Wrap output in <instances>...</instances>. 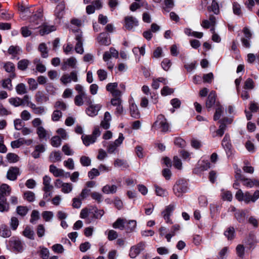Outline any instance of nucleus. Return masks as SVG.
<instances>
[{
	"instance_id": "25",
	"label": "nucleus",
	"mask_w": 259,
	"mask_h": 259,
	"mask_svg": "<svg viewBox=\"0 0 259 259\" xmlns=\"http://www.w3.org/2000/svg\"><path fill=\"white\" fill-rule=\"evenodd\" d=\"M12 232L10 229L5 225L0 226V235L4 238L9 237L11 236Z\"/></svg>"
},
{
	"instance_id": "55",
	"label": "nucleus",
	"mask_w": 259,
	"mask_h": 259,
	"mask_svg": "<svg viewBox=\"0 0 259 259\" xmlns=\"http://www.w3.org/2000/svg\"><path fill=\"white\" fill-rule=\"evenodd\" d=\"M114 164L115 167L121 168H127L128 166L125 161L119 159H117L115 161Z\"/></svg>"
},
{
	"instance_id": "37",
	"label": "nucleus",
	"mask_w": 259,
	"mask_h": 259,
	"mask_svg": "<svg viewBox=\"0 0 259 259\" xmlns=\"http://www.w3.org/2000/svg\"><path fill=\"white\" fill-rule=\"evenodd\" d=\"M10 209L9 204L7 202V199L0 198V212H7Z\"/></svg>"
},
{
	"instance_id": "32",
	"label": "nucleus",
	"mask_w": 259,
	"mask_h": 259,
	"mask_svg": "<svg viewBox=\"0 0 259 259\" xmlns=\"http://www.w3.org/2000/svg\"><path fill=\"white\" fill-rule=\"evenodd\" d=\"M164 7H163V11L168 13L175 6L174 0H164Z\"/></svg>"
},
{
	"instance_id": "31",
	"label": "nucleus",
	"mask_w": 259,
	"mask_h": 259,
	"mask_svg": "<svg viewBox=\"0 0 259 259\" xmlns=\"http://www.w3.org/2000/svg\"><path fill=\"white\" fill-rule=\"evenodd\" d=\"M38 50L40 52L41 56L42 58H46L48 57V48L45 43L42 42L40 44Z\"/></svg>"
},
{
	"instance_id": "38",
	"label": "nucleus",
	"mask_w": 259,
	"mask_h": 259,
	"mask_svg": "<svg viewBox=\"0 0 259 259\" xmlns=\"http://www.w3.org/2000/svg\"><path fill=\"white\" fill-rule=\"evenodd\" d=\"M50 158L52 162H56L61 160L62 156L59 151H54L51 153Z\"/></svg>"
},
{
	"instance_id": "11",
	"label": "nucleus",
	"mask_w": 259,
	"mask_h": 259,
	"mask_svg": "<svg viewBox=\"0 0 259 259\" xmlns=\"http://www.w3.org/2000/svg\"><path fill=\"white\" fill-rule=\"evenodd\" d=\"M88 105L89 107L87 109V113L89 116L92 117L97 115L102 107V105L100 104L93 105V103H92V104Z\"/></svg>"
},
{
	"instance_id": "44",
	"label": "nucleus",
	"mask_w": 259,
	"mask_h": 259,
	"mask_svg": "<svg viewBox=\"0 0 259 259\" xmlns=\"http://www.w3.org/2000/svg\"><path fill=\"white\" fill-rule=\"evenodd\" d=\"M162 127V115H159L152 127V130L156 131Z\"/></svg>"
},
{
	"instance_id": "20",
	"label": "nucleus",
	"mask_w": 259,
	"mask_h": 259,
	"mask_svg": "<svg viewBox=\"0 0 259 259\" xmlns=\"http://www.w3.org/2000/svg\"><path fill=\"white\" fill-rule=\"evenodd\" d=\"M4 68L5 70L9 73H12L10 75L12 78H14L16 76L15 73L14 72L15 71V65L13 63L10 62H7L4 64Z\"/></svg>"
},
{
	"instance_id": "54",
	"label": "nucleus",
	"mask_w": 259,
	"mask_h": 259,
	"mask_svg": "<svg viewBox=\"0 0 259 259\" xmlns=\"http://www.w3.org/2000/svg\"><path fill=\"white\" fill-rule=\"evenodd\" d=\"M73 189V186L71 183H64L61 191L64 193H69L71 192Z\"/></svg>"
},
{
	"instance_id": "49",
	"label": "nucleus",
	"mask_w": 259,
	"mask_h": 259,
	"mask_svg": "<svg viewBox=\"0 0 259 259\" xmlns=\"http://www.w3.org/2000/svg\"><path fill=\"white\" fill-rule=\"evenodd\" d=\"M42 217L46 222H50L54 217V213L51 211H45L42 213Z\"/></svg>"
},
{
	"instance_id": "50",
	"label": "nucleus",
	"mask_w": 259,
	"mask_h": 259,
	"mask_svg": "<svg viewBox=\"0 0 259 259\" xmlns=\"http://www.w3.org/2000/svg\"><path fill=\"white\" fill-rule=\"evenodd\" d=\"M91 159L86 156H82L80 158V162L83 166H89L91 165Z\"/></svg>"
},
{
	"instance_id": "36",
	"label": "nucleus",
	"mask_w": 259,
	"mask_h": 259,
	"mask_svg": "<svg viewBox=\"0 0 259 259\" xmlns=\"http://www.w3.org/2000/svg\"><path fill=\"white\" fill-rule=\"evenodd\" d=\"M207 10L209 12H212L218 15L220 12L218 3L215 0H212L211 6L208 7Z\"/></svg>"
},
{
	"instance_id": "41",
	"label": "nucleus",
	"mask_w": 259,
	"mask_h": 259,
	"mask_svg": "<svg viewBox=\"0 0 259 259\" xmlns=\"http://www.w3.org/2000/svg\"><path fill=\"white\" fill-rule=\"evenodd\" d=\"M34 64H35L36 69L38 72L43 73L46 71V68L45 66L41 63L40 59H35L34 60Z\"/></svg>"
},
{
	"instance_id": "9",
	"label": "nucleus",
	"mask_w": 259,
	"mask_h": 259,
	"mask_svg": "<svg viewBox=\"0 0 259 259\" xmlns=\"http://www.w3.org/2000/svg\"><path fill=\"white\" fill-rule=\"evenodd\" d=\"M124 26L126 29L131 30L134 27L138 26V21L132 16H127L124 18Z\"/></svg>"
},
{
	"instance_id": "53",
	"label": "nucleus",
	"mask_w": 259,
	"mask_h": 259,
	"mask_svg": "<svg viewBox=\"0 0 259 259\" xmlns=\"http://www.w3.org/2000/svg\"><path fill=\"white\" fill-rule=\"evenodd\" d=\"M174 144L176 146L182 148L186 146V141L181 137L175 138Z\"/></svg>"
},
{
	"instance_id": "3",
	"label": "nucleus",
	"mask_w": 259,
	"mask_h": 259,
	"mask_svg": "<svg viewBox=\"0 0 259 259\" xmlns=\"http://www.w3.org/2000/svg\"><path fill=\"white\" fill-rule=\"evenodd\" d=\"M124 137L122 133H119L118 138L114 141L110 142L107 147V151L109 154L115 153L118 148L121 145Z\"/></svg>"
},
{
	"instance_id": "7",
	"label": "nucleus",
	"mask_w": 259,
	"mask_h": 259,
	"mask_svg": "<svg viewBox=\"0 0 259 259\" xmlns=\"http://www.w3.org/2000/svg\"><path fill=\"white\" fill-rule=\"evenodd\" d=\"M145 247V244L140 242L137 245L132 246L130 251L129 255L131 258H135L143 250Z\"/></svg>"
},
{
	"instance_id": "23",
	"label": "nucleus",
	"mask_w": 259,
	"mask_h": 259,
	"mask_svg": "<svg viewBox=\"0 0 259 259\" xmlns=\"http://www.w3.org/2000/svg\"><path fill=\"white\" fill-rule=\"evenodd\" d=\"M81 140L83 144L85 146H88L94 143L96 141V139H95V138H94L91 135H82Z\"/></svg>"
},
{
	"instance_id": "47",
	"label": "nucleus",
	"mask_w": 259,
	"mask_h": 259,
	"mask_svg": "<svg viewBox=\"0 0 259 259\" xmlns=\"http://www.w3.org/2000/svg\"><path fill=\"white\" fill-rule=\"evenodd\" d=\"M24 199L31 202L35 200V194L31 191H26L24 193Z\"/></svg>"
},
{
	"instance_id": "1",
	"label": "nucleus",
	"mask_w": 259,
	"mask_h": 259,
	"mask_svg": "<svg viewBox=\"0 0 259 259\" xmlns=\"http://www.w3.org/2000/svg\"><path fill=\"white\" fill-rule=\"evenodd\" d=\"M188 184L187 181L184 179H180L177 180L173 186V191L176 196L180 197L183 193L188 191Z\"/></svg>"
},
{
	"instance_id": "10",
	"label": "nucleus",
	"mask_w": 259,
	"mask_h": 259,
	"mask_svg": "<svg viewBox=\"0 0 259 259\" xmlns=\"http://www.w3.org/2000/svg\"><path fill=\"white\" fill-rule=\"evenodd\" d=\"M20 175L19 168L17 167H10L7 174V178L11 181H15L17 179L18 176Z\"/></svg>"
},
{
	"instance_id": "62",
	"label": "nucleus",
	"mask_w": 259,
	"mask_h": 259,
	"mask_svg": "<svg viewBox=\"0 0 259 259\" xmlns=\"http://www.w3.org/2000/svg\"><path fill=\"white\" fill-rule=\"evenodd\" d=\"M27 82L29 85V90L33 91L37 88V82L34 78H28Z\"/></svg>"
},
{
	"instance_id": "35",
	"label": "nucleus",
	"mask_w": 259,
	"mask_h": 259,
	"mask_svg": "<svg viewBox=\"0 0 259 259\" xmlns=\"http://www.w3.org/2000/svg\"><path fill=\"white\" fill-rule=\"evenodd\" d=\"M222 192H223L221 194V198L224 201H228L231 202L232 200L233 196L232 194L230 191H224V189H222Z\"/></svg>"
},
{
	"instance_id": "33",
	"label": "nucleus",
	"mask_w": 259,
	"mask_h": 259,
	"mask_svg": "<svg viewBox=\"0 0 259 259\" xmlns=\"http://www.w3.org/2000/svg\"><path fill=\"white\" fill-rule=\"evenodd\" d=\"M225 236L228 240H232L235 238V231L233 227H229L226 231L224 232Z\"/></svg>"
},
{
	"instance_id": "18",
	"label": "nucleus",
	"mask_w": 259,
	"mask_h": 259,
	"mask_svg": "<svg viewBox=\"0 0 259 259\" xmlns=\"http://www.w3.org/2000/svg\"><path fill=\"white\" fill-rule=\"evenodd\" d=\"M130 111L131 116L135 118H139L140 117V113L138 106L134 103H132L130 106Z\"/></svg>"
},
{
	"instance_id": "46",
	"label": "nucleus",
	"mask_w": 259,
	"mask_h": 259,
	"mask_svg": "<svg viewBox=\"0 0 259 259\" xmlns=\"http://www.w3.org/2000/svg\"><path fill=\"white\" fill-rule=\"evenodd\" d=\"M36 133L40 139H44L46 138L48 132L43 126L36 128Z\"/></svg>"
},
{
	"instance_id": "26",
	"label": "nucleus",
	"mask_w": 259,
	"mask_h": 259,
	"mask_svg": "<svg viewBox=\"0 0 259 259\" xmlns=\"http://www.w3.org/2000/svg\"><path fill=\"white\" fill-rule=\"evenodd\" d=\"M137 222L135 220H127L125 223V230L127 233L134 231L136 228Z\"/></svg>"
},
{
	"instance_id": "39",
	"label": "nucleus",
	"mask_w": 259,
	"mask_h": 259,
	"mask_svg": "<svg viewBox=\"0 0 259 259\" xmlns=\"http://www.w3.org/2000/svg\"><path fill=\"white\" fill-rule=\"evenodd\" d=\"M23 235L30 239H34V231L28 226L26 227L23 231Z\"/></svg>"
},
{
	"instance_id": "43",
	"label": "nucleus",
	"mask_w": 259,
	"mask_h": 259,
	"mask_svg": "<svg viewBox=\"0 0 259 259\" xmlns=\"http://www.w3.org/2000/svg\"><path fill=\"white\" fill-rule=\"evenodd\" d=\"M236 252L237 256L243 258L245 255V247L243 244H238L236 247Z\"/></svg>"
},
{
	"instance_id": "5",
	"label": "nucleus",
	"mask_w": 259,
	"mask_h": 259,
	"mask_svg": "<svg viewBox=\"0 0 259 259\" xmlns=\"http://www.w3.org/2000/svg\"><path fill=\"white\" fill-rule=\"evenodd\" d=\"M61 81L64 84L71 82H77L78 81L77 73L76 71H73L70 74H63L60 78Z\"/></svg>"
},
{
	"instance_id": "34",
	"label": "nucleus",
	"mask_w": 259,
	"mask_h": 259,
	"mask_svg": "<svg viewBox=\"0 0 259 259\" xmlns=\"http://www.w3.org/2000/svg\"><path fill=\"white\" fill-rule=\"evenodd\" d=\"M9 102L14 107H18L23 105V100L19 97H13L9 99Z\"/></svg>"
},
{
	"instance_id": "60",
	"label": "nucleus",
	"mask_w": 259,
	"mask_h": 259,
	"mask_svg": "<svg viewBox=\"0 0 259 259\" xmlns=\"http://www.w3.org/2000/svg\"><path fill=\"white\" fill-rule=\"evenodd\" d=\"M97 74L100 81H103L107 78V72L104 69L98 70Z\"/></svg>"
},
{
	"instance_id": "4",
	"label": "nucleus",
	"mask_w": 259,
	"mask_h": 259,
	"mask_svg": "<svg viewBox=\"0 0 259 259\" xmlns=\"http://www.w3.org/2000/svg\"><path fill=\"white\" fill-rule=\"evenodd\" d=\"M74 104L76 106H81L84 103L90 105L93 103V99L91 96L88 94L76 95L74 99Z\"/></svg>"
},
{
	"instance_id": "12",
	"label": "nucleus",
	"mask_w": 259,
	"mask_h": 259,
	"mask_svg": "<svg viewBox=\"0 0 259 259\" xmlns=\"http://www.w3.org/2000/svg\"><path fill=\"white\" fill-rule=\"evenodd\" d=\"M11 187L6 184H3L0 186V198L7 199L6 196L10 195L11 192Z\"/></svg>"
},
{
	"instance_id": "29",
	"label": "nucleus",
	"mask_w": 259,
	"mask_h": 259,
	"mask_svg": "<svg viewBox=\"0 0 259 259\" xmlns=\"http://www.w3.org/2000/svg\"><path fill=\"white\" fill-rule=\"evenodd\" d=\"M11 246L16 251H21L23 250L22 242L19 240H12L10 241Z\"/></svg>"
},
{
	"instance_id": "14",
	"label": "nucleus",
	"mask_w": 259,
	"mask_h": 259,
	"mask_svg": "<svg viewBox=\"0 0 259 259\" xmlns=\"http://www.w3.org/2000/svg\"><path fill=\"white\" fill-rule=\"evenodd\" d=\"M43 191H51L53 189V186L51 184V178L46 175L43 177Z\"/></svg>"
},
{
	"instance_id": "45",
	"label": "nucleus",
	"mask_w": 259,
	"mask_h": 259,
	"mask_svg": "<svg viewBox=\"0 0 259 259\" xmlns=\"http://www.w3.org/2000/svg\"><path fill=\"white\" fill-rule=\"evenodd\" d=\"M54 107L56 110L65 111L67 107L66 104L62 100H59L55 103Z\"/></svg>"
},
{
	"instance_id": "30",
	"label": "nucleus",
	"mask_w": 259,
	"mask_h": 259,
	"mask_svg": "<svg viewBox=\"0 0 259 259\" xmlns=\"http://www.w3.org/2000/svg\"><path fill=\"white\" fill-rule=\"evenodd\" d=\"M16 93L18 95H24L27 93V89L23 83H18L15 88Z\"/></svg>"
},
{
	"instance_id": "48",
	"label": "nucleus",
	"mask_w": 259,
	"mask_h": 259,
	"mask_svg": "<svg viewBox=\"0 0 259 259\" xmlns=\"http://www.w3.org/2000/svg\"><path fill=\"white\" fill-rule=\"evenodd\" d=\"M90 213V211L88 208H83L80 211V217L81 219H87V223H90L91 221L88 218Z\"/></svg>"
},
{
	"instance_id": "8",
	"label": "nucleus",
	"mask_w": 259,
	"mask_h": 259,
	"mask_svg": "<svg viewBox=\"0 0 259 259\" xmlns=\"http://www.w3.org/2000/svg\"><path fill=\"white\" fill-rule=\"evenodd\" d=\"M217 94L215 91H211L208 94L205 102L206 108L209 110L215 103Z\"/></svg>"
},
{
	"instance_id": "64",
	"label": "nucleus",
	"mask_w": 259,
	"mask_h": 259,
	"mask_svg": "<svg viewBox=\"0 0 259 259\" xmlns=\"http://www.w3.org/2000/svg\"><path fill=\"white\" fill-rule=\"evenodd\" d=\"M21 119L24 121H27L31 119V114L27 110L22 111L20 114Z\"/></svg>"
},
{
	"instance_id": "13",
	"label": "nucleus",
	"mask_w": 259,
	"mask_h": 259,
	"mask_svg": "<svg viewBox=\"0 0 259 259\" xmlns=\"http://www.w3.org/2000/svg\"><path fill=\"white\" fill-rule=\"evenodd\" d=\"M111 116L109 112H106L104 114V118L101 121L100 125L105 130L108 129L110 126Z\"/></svg>"
},
{
	"instance_id": "21",
	"label": "nucleus",
	"mask_w": 259,
	"mask_h": 259,
	"mask_svg": "<svg viewBox=\"0 0 259 259\" xmlns=\"http://www.w3.org/2000/svg\"><path fill=\"white\" fill-rule=\"evenodd\" d=\"M237 221L241 224H244L246 221V212L244 210H238L234 214Z\"/></svg>"
},
{
	"instance_id": "22",
	"label": "nucleus",
	"mask_w": 259,
	"mask_h": 259,
	"mask_svg": "<svg viewBox=\"0 0 259 259\" xmlns=\"http://www.w3.org/2000/svg\"><path fill=\"white\" fill-rule=\"evenodd\" d=\"M216 106L217 108L213 115V120L214 121H217L220 119L224 112V109L223 106L221 105L219 102L217 103Z\"/></svg>"
},
{
	"instance_id": "58",
	"label": "nucleus",
	"mask_w": 259,
	"mask_h": 259,
	"mask_svg": "<svg viewBox=\"0 0 259 259\" xmlns=\"http://www.w3.org/2000/svg\"><path fill=\"white\" fill-rule=\"evenodd\" d=\"M62 116V113L59 110H55L52 114V119L54 121H59Z\"/></svg>"
},
{
	"instance_id": "15",
	"label": "nucleus",
	"mask_w": 259,
	"mask_h": 259,
	"mask_svg": "<svg viewBox=\"0 0 259 259\" xmlns=\"http://www.w3.org/2000/svg\"><path fill=\"white\" fill-rule=\"evenodd\" d=\"M65 4L63 2L60 3L56 7L55 10V15L59 19H61L64 14Z\"/></svg>"
},
{
	"instance_id": "57",
	"label": "nucleus",
	"mask_w": 259,
	"mask_h": 259,
	"mask_svg": "<svg viewBox=\"0 0 259 259\" xmlns=\"http://www.w3.org/2000/svg\"><path fill=\"white\" fill-rule=\"evenodd\" d=\"M173 162V165L176 168L179 170H181L182 168V161L177 156L174 157Z\"/></svg>"
},
{
	"instance_id": "16",
	"label": "nucleus",
	"mask_w": 259,
	"mask_h": 259,
	"mask_svg": "<svg viewBox=\"0 0 259 259\" xmlns=\"http://www.w3.org/2000/svg\"><path fill=\"white\" fill-rule=\"evenodd\" d=\"M258 242L255 236L253 234H249L245 244L248 246V249L253 250L255 247V244Z\"/></svg>"
},
{
	"instance_id": "24",
	"label": "nucleus",
	"mask_w": 259,
	"mask_h": 259,
	"mask_svg": "<svg viewBox=\"0 0 259 259\" xmlns=\"http://www.w3.org/2000/svg\"><path fill=\"white\" fill-rule=\"evenodd\" d=\"M50 171L52 173L55 177H63L64 175V170L58 168L54 165H51L50 166Z\"/></svg>"
},
{
	"instance_id": "52",
	"label": "nucleus",
	"mask_w": 259,
	"mask_h": 259,
	"mask_svg": "<svg viewBox=\"0 0 259 259\" xmlns=\"http://www.w3.org/2000/svg\"><path fill=\"white\" fill-rule=\"evenodd\" d=\"M16 211L19 215L24 217L28 213V209L26 206H18L17 207Z\"/></svg>"
},
{
	"instance_id": "19",
	"label": "nucleus",
	"mask_w": 259,
	"mask_h": 259,
	"mask_svg": "<svg viewBox=\"0 0 259 259\" xmlns=\"http://www.w3.org/2000/svg\"><path fill=\"white\" fill-rule=\"evenodd\" d=\"M97 40L98 42L102 45L108 46L111 43L107 34L105 33H101L97 37Z\"/></svg>"
},
{
	"instance_id": "6",
	"label": "nucleus",
	"mask_w": 259,
	"mask_h": 259,
	"mask_svg": "<svg viewBox=\"0 0 259 259\" xmlns=\"http://www.w3.org/2000/svg\"><path fill=\"white\" fill-rule=\"evenodd\" d=\"M75 39L77 43L75 45V50L77 53L82 54L83 53L82 34V32L77 31L75 33Z\"/></svg>"
},
{
	"instance_id": "27",
	"label": "nucleus",
	"mask_w": 259,
	"mask_h": 259,
	"mask_svg": "<svg viewBox=\"0 0 259 259\" xmlns=\"http://www.w3.org/2000/svg\"><path fill=\"white\" fill-rule=\"evenodd\" d=\"M54 30H55V28L54 26H49L46 24H44L41 26L39 30V33L41 35H44L46 34H48Z\"/></svg>"
},
{
	"instance_id": "40",
	"label": "nucleus",
	"mask_w": 259,
	"mask_h": 259,
	"mask_svg": "<svg viewBox=\"0 0 259 259\" xmlns=\"http://www.w3.org/2000/svg\"><path fill=\"white\" fill-rule=\"evenodd\" d=\"M12 78L9 77L6 78L2 80V85L4 89H6L8 90H12L13 86L12 84Z\"/></svg>"
},
{
	"instance_id": "56",
	"label": "nucleus",
	"mask_w": 259,
	"mask_h": 259,
	"mask_svg": "<svg viewBox=\"0 0 259 259\" xmlns=\"http://www.w3.org/2000/svg\"><path fill=\"white\" fill-rule=\"evenodd\" d=\"M246 186L248 188H252L254 186H259V181L256 179H246Z\"/></svg>"
},
{
	"instance_id": "61",
	"label": "nucleus",
	"mask_w": 259,
	"mask_h": 259,
	"mask_svg": "<svg viewBox=\"0 0 259 259\" xmlns=\"http://www.w3.org/2000/svg\"><path fill=\"white\" fill-rule=\"evenodd\" d=\"M29 64V61L27 60H22L18 63V68L20 70H25Z\"/></svg>"
},
{
	"instance_id": "2",
	"label": "nucleus",
	"mask_w": 259,
	"mask_h": 259,
	"mask_svg": "<svg viewBox=\"0 0 259 259\" xmlns=\"http://www.w3.org/2000/svg\"><path fill=\"white\" fill-rule=\"evenodd\" d=\"M222 146L224 149L228 158L233 155L234 150L231 143L230 135L228 133L225 135L222 141Z\"/></svg>"
},
{
	"instance_id": "63",
	"label": "nucleus",
	"mask_w": 259,
	"mask_h": 259,
	"mask_svg": "<svg viewBox=\"0 0 259 259\" xmlns=\"http://www.w3.org/2000/svg\"><path fill=\"white\" fill-rule=\"evenodd\" d=\"M23 139L19 138L17 140L12 141L11 143V146L12 148H18L23 145Z\"/></svg>"
},
{
	"instance_id": "59",
	"label": "nucleus",
	"mask_w": 259,
	"mask_h": 259,
	"mask_svg": "<svg viewBox=\"0 0 259 259\" xmlns=\"http://www.w3.org/2000/svg\"><path fill=\"white\" fill-rule=\"evenodd\" d=\"M61 144V139L59 136H54L51 139V145L55 147H58Z\"/></svg>"
},
{
	"instance_id": "17",
	"label": "nucleus",
	"mask_w": 259,
	"mask_h": 259,
	"mask_svg": "<svg viewBox=\"0 0 259 259\" xmlns=\"http://www.w3.org/2000/svg\"><path fill=\"white\" fill-rule=\"evenodd\" d=\"M126 223V219L118 218L113 224L112 227L114 229H118L120 230L125 229V223Z\"/></svg>"
},
{
	"instance_id": "42",
	"label": "nucleus",
	"mask_w": 259,
	"mask_h": 259,
	"mask_svg": "<svg viewBox=\"0 0 259 259\" xmlns=\"http://www.w3.org/2000/svg\"><path fill=\"white\" fill-rule=\"evenodd\" d=\"M6 159H7L8 161L10 163H15L19 161V157L15 153H9L6 155Z\"/></svg>"
},
{
	"instance_id": "28",
	"label": "nucleus",
	"mask_w": 259,
	"mask_h": 259,
	"mask_svg": "<svg viewBox=\"0 0 259 259\" xmlns=\"http://www.w3.org/2000/svg\"><path fill=\"white\" fill-rule=\"evenodd\" d=\"M117 191V186L116 185H106L104 186L102 189V191L105 194L115 193Z\"/></svg>"
},
{
	"instance_id": "51",
	"label": "nucleus",
	"mask_w": 259,
	"mask_h": 259,
	"mask_svg": "<svg viewBox=\"0 0 259 259\" xmlns=\"http://www.w3.org/2000/svg\"><path fill=\"white\" fill-rule=\"evenodd\" d=\"M19 222L17 218L16 217H12L11 218L10 226L13 230H16L19 225Z\"/></svg>"
}]
</instances>
